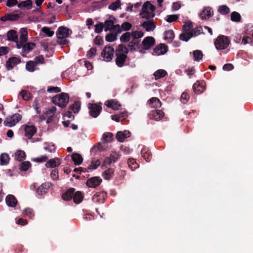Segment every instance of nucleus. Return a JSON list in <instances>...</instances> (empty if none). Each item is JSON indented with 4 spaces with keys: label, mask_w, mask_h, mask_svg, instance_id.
Listing matches in <instances>:
<instances>
[{
    "label": "nucleus",
    "mask_w": 253,
    "mask_h": 253,
    "mask_svg": "<svg viewBox=\"0 0 253 253\" xmlns=\"http://www.w3.org/2000/svg\"><path fill=\"white\" fill-rule=\"evenodd\" d=\"M114 173V169L109 168L103 172L102 176L105 179L110 180L113 178Z\"/></svg>",
    "instance_id": "obj_30"
},
{
    "label": "nucleus",
    "mask_w": 253,
    "mask_h": 253,
    "mask_svg": "<svg viewBox=\"0 0 253 253\" xmlns=\"http://www.w3.org/2000/svg\"><path fill=\"white\" fill-rule=\"evenodd\" d=\"M114 21L112 20H106L104 24L105 27V31L112 30V27H114Z\"/></svg>",
    "instance_id": "obj_43"
},
{
    "label": "nucleus",
    "mask_w": 253,
    "mask_h": 253,
    "mask_svg": "<svg viewBox=\"0 0 253 253\" xmlns=\"http://www.w3.org/2000/svg\"><path fill=\"white\" fill-rule=\"evenodd\" d=\"M7 205L10 207H15L17 204V200L13 195H8L5 198Z\"/></svg>",
    "instance_id": "obj_22"
},
{
    "label": "nucleus",
    "mask_w": 253,
    "mask_h": 253,
    "mask_svg": "<svg viewBox=\"0 0 253 253\" xmlns=\"http://www.w3.org/2000/svg\"><path fill=\"white\" fill-rule=\"evenodd\" d=\"M155 43V39L152 37H147L145 38L142 42V44L144 46L143 48L145 50L150 49Z\"/></svg>",
    "instance_id": "obj_12"
},
{
    "label": "nucleus",
    "mask_w": 253,
    "mask_h": 253,
    "mask_svg": "<svg viewBox=\"0 0 253 253\" xmlns=\"http://www.w3.org/2000/svg\"><path fill=\"white\" fill-rule=\"evenodd\" d=\"M193 37V33L192 32L184 31L182 33L179 35V38L180 40L187 42Z\"/></svg>",
    "instance_id": "obj_28"
},
{
    "label": "nucleus",
    "mask_w": 253,
    "mask_h": 253,
    "mask_svg": "<svg viewBox=\"0 0 253 253\" xmlns=\"http://www.w3.org/2000/svg\"><path fill=\"white\" fill-rule=\"evenodd\" d=\"M75 189L74 188H70L65 193H63L62 198L64 201H70L73 197L75 193Z\"/></svg>",
    "instance_id": "obj_23"
},
{
    "label": "nucleus",
    "mask_w": 253,
    "mask_h": 253,
    "mask_svg": "<svg viewBox=\"0 0 253 253\" xmlns=\"http://www.w3.org/2000/svg\"><path fill=\"white\" fill-rule=\"evenodd\" d=\"M218 11L219 12H220V14L222 15H226L230 12V9L227 6L225 5H222L219 6Z\"/></svg>",
    "instance_id": "obj_41"
},
{
    "label": "nucleus",
    "mask_w": 253,
    "mask_h": 253,
    "mask_svg": "<svg viewBox=\"0 0 253 253\" xmlns=\"http://www.w3.org/2000/svg\"><path fill=\"white\" fill-rule=\"evenodd\" d=\"M43 33L45 34L48 37H51L54 35V31H51L48 27H44L42 29Z\"/></svg>",
    "instance_id": "obj_55"
},
{
    "label": "nucleus",
    "mask_w": 253,
    "mask_h": 253,
    "mask_svg": "<svg viewBox=\"0 0 253 253\" xmlns=\"http://www.w3.org/2000/svg\"><path fill=\"white\" fill-rule=\"evenodd\" d=\"M213 14V11L210 7H206L200 14L202 19H209Z\"/></svg>",
    "instance_id": "obj_20"
},
{
    "label": "nucleus",
    "mask_w": 253,
    "mask_h": 253,
    "mask_svg": "<svg viewBox=\"0 0 253 253\" xmlns=\"http://www.w3.org/2000/svg\"><path fill=\"white\" fill-rule=\"evenodd\" d=\"M167 75V72L163 69H159L154 72L153 75L155 77V80H158L159 79L164 78Z\"/></svg>",
    "instance_id": "obj_33"
},
{
    "label": "nucleus",
    "mask_w": 253,
    "mask_h": 253,
    "mask_svg": "<svg viewBox=\"0 0 253 253\" xmlns=\"http://www.w3.org/2000/svg\"><path fill=\"white\" fill-rule=\"evenodd\" d=\"M50 186V183L48 182H45L42 183L41 185L37 188L36 189V192L37 194L40 195H42L44 194H45L47 192Z\"/></svg>",
    "instance_id": "obj_19"
},
{
    "label": "nucleus",
    "mask_w": 253,
    "mask_h": 253,
    "mask_svg": "<svg viewBox=\"0 0 253 253\" xmlns=\"http://www.w3.org/2000/svg\"><path fill=\"white\" fill-rule=\"evenodd\" d=\"M20 16L18 14L8 13L1 17L0 20L2 22H5L7 21H15L18 20Z\"/></svg>",
    "instance_id": "obj_17"
},
{
    "label": "nucleus",
    "mask_w": 253,
    "mask_h": 253,
    "mask_svg": "<svg viewBox=\"0 0 253 253\" xmlns=\"http://www.w3.org/2000/svg\"><path fill=\"white\" fill-rule=\"evenodd\" d=\"M116 59L115 63L119 67H122L125 65V63L127 58V56L125 55V54H115Z\"/></svg>",
    "instance_id": "obj_15"
},
{
    "label": "nucleus",
    "mask_w": 253,
    "mask_h": 253,
    "mask_svg": "<svg viewBox=\"0 0 253 253\" xmlns=\"http://www.w3.org/2000/svg\"><path fill=\"white\" fill-rule=\"evenodd\" d=\"M193 91L196 94H200L205 90V82L197 81L193 85Z\"/></svg>",
    "instance_id": "obj_11"
},
{
    "label": "nucleus",
    "mask_w": 253,
    "mask_h": 253,
    "mask_svg": "<svg viewBox=\"0 0 253 253\" xmlns=\"http://www.w3.org/2000/svg\"><path fill=\"white\" fill-rule=\"evenodd\" d=\"M127 164L132 170H135L138 167V165L133 159H129L127 161Z\"/></svg>",
    "instance_id": "obj_42"
},
{
    "label": "nucleus",
    "mask_w": 253,
    "mask_h": 253,
    "mask_svg": "<svg viewBox=\"0 0 253 253\" xmlns=\"http://www.w3.org/2000/svg\"><path fill=\"white\" fill-rule=\"evenodd\" d=\"M23 213L26 215L29 216L31 218H33L35 215L34 211L31 208L26 209L23 211Z\"/></svg>",
    "instance_id": "obj_53"
},
{
    "label": "nucleus",
    "mask_w": 253,
    "mask_h": 253,
    "mask_svg": "<svg viewBox=\"0 0 253 253\" xmlns=\"http://www.w3.org/2000/svg\"><path fill=\"white\" fill-rule=\"evenodd\" d=\"M20 36L19 38V41L21 42H23L25 43L28 39V32L27 29L26 28H21L20 29Z\"/></svg>",
    "instance_id": "obj_34"
},
{
    "label": "nucleus",
    "mask_w": 253,
    "mask_h": 253,
    "mask_svg": "<svg viewBox=\"0 0 253 253\" xmlns=\"http://www.w3.org/2000/svg\"><path fill=\"white\" fill-rule=\"evenodd\" d=\"M164 113L162 110L155 109L150 112L148 115L151 119L160 121L164 116Z\"/></svg>",
    "instance_id": "obj_5"
},
{
    "label": "nucleus",
    "mask_w": 253,
    "mask_h": 253,
    "mask_svg": "<svg viewBox=\"0 0 253 253\" xmlns=\"http://www.w3.org/2000/svg\"><path fill=\"white\" fill-rule=\"evenodd\" d=\"M81 108V102L79 101H75L70 106V109L74 113H77L79 112Z\"/></svg>",
    "instance_id": "obj_36"
},
{
    "label": "nucleus",
    "mask_w": 253,
    "mask_h": 253,
    "mask_svg": "<svg viewBox=\"0 0 253 253\" xmlns=\"http://www.w3.org/2000/svg\"><path fill=\"white\" fill-rule=\"evenodd\" d=\"M71 157L72 160L74 162V163L76 166L80 165L83 161V157L80 154L78 153H74L72 155Z\"/></svg>",
    "instance_id": "obj_29"
},
{
    "label": "nucleus",
    "mask_w": 253,
    "mask_h": 253,
    "mask_svg": "<svg viewBox=\"0 0 253 253\" xmlns=\"http://www.w3.org/2000/svg\"><path fill=\"white\" fill-rule=\"evenodd\" d=\"M193 58L194 61H199L201 60L203 56V54L202 51L199 50H196L193 52Z\"/></svg>",
    "instance_id": "obj_37"
},
{
    "label": "nucleus",
    "mask_w": 253,
    "mask_h": 253,
    "mask_svg": "<svg viewBox=\"0 0 253 253\" xmlns=\"http://www.w3.org/2000/svg\"><path fill=\"white\" fill-rule=\"evenodd\" d=\"M141 153L142 157L147 162H149L152 159V155L148 148H143L141 150Z\"/></svg>",
    "instance_id": "obj_26"
},
{
    "label": "nucleus",
    "mask_w": 253,
    "mask_h": 253,
    "mask_svg": "<svg viewBox=\"0 0 253 253\" xmlns=\"http://www.w3.org/2000/svg\"><path fill=\"white\" fill-rule=\"evenodd\" d=\"M104 104L108 108L115 110H119L122 106L121 104L116 99H109L105 101Z\"/></svg>",
    "instance_id": "obj_9"
},
{
    "label": "nucleus",
    "mask_w": 253,
    "mask_h": 253,
    "mask_svg": "<svg viewBox=\"0 0 253 253\" xmlns=\"http://www.w3.org/2000/svg\"><path fill=\"white\" fill-rule=\"evenodd\" d=\"M114 53V48L109 45L106 46L101 52V56L104 60L107 62L111 61Z\"/></svg>",
    "instance_id": "obj_4"
},
{
    "label": "nucleus",
    "mask_w": 253,
    "mask_h": 253,
    "mask_svg": "<svg viewBox=\"0 0 253 253\" xmlns=\"http://www.w3.org/2000/svg\"><path fill=\"white\" fill-rule=\"evenodd\" d=\"M36 65V64L34 61H29L27 62L26 64V70L29 72H34L35 70V67Z\"/></svg>",
    "instance_id": "obj_40"
},
{
    "label": "nucleus",
    "mask_w": 253,
    "mask_h": 253,
    "mask_svg": "<svg viewBox=\"0 0 253 253\" xmlns=\"http://www.w3.org/2000/svg\"><path fill=\"white\" fill-rule=\"evenodd\" d=\"M11 117L14 120H13V125H16V124L19 122L22 119L21 115L18 113L14 114Z\"/></svg>",
    "instance_id": "obj_63"
},
{
    "label": "nucleus",
    "mask_w": 253,
    "mask_h": 253,
    "mask_svg": "<svg viewBox=\"0 0 253 253\" xmlns=\"http://www.w3.org/2000/svg\"><path fill=\"white\" fill-rule=\"evenodd\" d=\"M174 33L172 30L166 31L164 33L165 39L168 41V42H171L174 38Z\"/></svg>",
    "instance_id": "obj_32"
},
{
    "label": "nucleus",
    "mask_w": 253,
    "mask_h": 253,
    "mask_svg": "<svg viewBox=\"0 0 253 253\" xmlns=\"http://www.w3.org/2000/svg\"><path fill=\"white\" fill-rule=\"evenodd\" d=\"M106 149V146L105 143L99 142L97 145L94 146L91 149V153H96L97 152H102L105 150Z\"/></svg>",
    "instance_id": "obj_24"
},
{
    "label": "nucleus",
    "mask_w": 253,
    "mask_h": 253,
    "mask_svg": "<svg viewBox=\"0 0 253 253\" xmlns=\"http://www.w3.org/2000/svg\"><path fill=\"white\" fill-rule=\"evenodd\" d=\"M104 27V23L102 22L99 23L95 25L94 32L96 33H100Z\"/></svg>",
    "instance_id": "obj_56"
},
{
    "label": "nucleus",
    "mask_w": 253,
    "mask_h": 253,
    "mask_svg": "<svg viewBox=\"0 0 253 253\" xmlns=\"http://www.w3.org/2000/svg\"><path fill=\"white\" fill-rule=\"evenodd\" d=\"M121 2L120 0H116L115 2L111 3L108 8L112 10H116L121 6Z\"/></svg>",
    "instance_id": "obj_48"
},
{
    "label": "nucleus",
    "mask_w": 253,
    "mask_h": 253,
    "mask_svg": "<svg viewBox=\"0 0 253 253\" xmlns=\"http://www.w3.org/2000/svg\"><path fill=\"white\" fill-rule=\"evenodd\" d=\"M241 16L240 14L236 12H232L231 14V20L234 22H240L241 21Z\"/></svg>",
    "instance_id": "obj_45"
},
{
    "label": "nucleus",
    "mask_w": 253,
    "mask_h": 253,
    "mask_svg": "<svg viewBox=\"0 0 253 253\" xmlns=\"http://www.w3.org/2000/svg\"><path fill=\"white\" fill-rule=\"evenodd\" d=\"M148 104L151 108H155V109L160 108L162 105L161 101L157 97H152L149 99Z\"/></svg>",
    "instance_id": "obj_21"
},
{
    "label": "nucleus",
    "mask_w": 253,
    "mask_h": 253,
    "mask_svg": "<svg viewBox=\"0 0 253 253\" xmlns=\"http://www.w3.org/2000/svg\"><path fill=\"white\" fill-rule=\"evenodd\" d=\"M84 196L82 193L80 191H77L74 193L73 195V201L76 204H79L81 203L83 200Z\"/></svg>",
    "instance_id": "obj_31"
},
{
    "label": "nucleus",
    "mask_w": 253,
    "mask_h": 253,
    "mask_svg": "<svg viewBox=\"0 0 253 253\" xmlns=\"http://www.w3.org/2000/svg\"><path fill=\"white\" fill-rule=\"evenodd\" d=\"M113 136V134L111 132H105L103 134V138L105 142H108L110 141Z\"/></svg>",
    "instance_id": "obj_64"
},
{
    "label": "nucleus",
    "mask_w": 253,
    "mask_h": 253,
    "mask_svg": "<svg viewBox=\"0 0 253 253\" xmlns=\"http://www.w3.org/2000/svg\"><path fill=\"white\" fill-rule=\"evenodd\" d=\"M131 133L129 131L125 130L124 131H118L116 137L119 142H123L126 138L130 136Z\"/></svg>",
    "instance_id": "obj_16"
},
{
    "label": "nucleus",
    "mask_w": 253,
    "mask_h": 253,
    "mask_svg": "<svg viewBox=\"0 0 253 253\" xmlns=\"http://www.w3.org/2000/svg\"><path fill=\"white\" fill-rule=\"evenodd\" d=\"M141 26L148 32L153 31L156 28L155 23L153 20L144 21L141 24Z\"/></svg>",
    "instance_id": "obj_18"
},
{
    "label": "nucleus",
    "mask_w": 253,
    "mask_h": 253,
    "mask_svg": "<svg viewBox=\"0 0 253 253\" xmlns=\"http://www.w3.org/2000/svg\"><path fill=\"white\" fill-rule=\"evenodd\" d=\"M31 166V164L30 162L25 161L21 164L20 166V169L21 171H25L27 170Z\"/></svg>",
    "instance_id": "obj_49"
},
{
    "label": "nucleus",
    "mask_w": 253,
    "mask_h": 253,
    "mask_svg": "<svg viewBox=\"0 0 253 253\" xmlns=\"http://www.w3.org/2000/svg\"><path fill=\"white\" fill-rule=\"evenodd\" d=\"M230 43V40L227 36L219 35L214 41V45L216 49L223 50L226 49Z\"/></svg>",
    "instance_id": "obj_2"
},
{
    "label": "nucleus",
    "mask_w": 253,
    "mask_h": 253,
    "mask_svg": "<svg viewBox=\"0 0 253 253\" xmlns=\"http://www.w3.org/2000/svg\"><path fill=\"white\" fill-rule=\"evenodd\" d=\"M107 197V193L104 191L96 193L92 197V201L95 203H103Z\"/></svg>",
    "instance_id": "obj_10"
},
{
    "label": "nucleus",
    "mask_w": 253,
    "mask_h": 253,
    "mask_svg": "<svg viewBox=\"0 0 253 253\" xmlns=\"http://www.w3.org/2000/svg\"><path fill=\"white\" fill-rule=\"evenodd\" d=\"M101 105V103H99V104L91 103L88 104L87 106L89 110V113L91 117L96 118L99 115L102 109Z\"/></svg>",
    "instance_id": "obj_3"
},
{
    "label": "nucleus",
    "mask_w": 253,
    "mask_h": 253,
    "mask_svg": "<svg viewBox=\"0 0 253 253\" xmlns=\"http://www.w3.org/2000/svg\"><path fill=\"white\" fill-rule=\"evenodd\" d=\"M96 53V49L95 47L91 48L87 52L86 56L88 58H91L95 55Z\"/></svg>",
    "instance_id": "obj_59"
},
{
    "label": "nucleus",
    "mask_w": 253,
    "mask_h": 253,
    "mask_svg": "<svg viewBox=\"0 0 253 253\" xmlns=\"http://www.w3.org/2000/svg\"><path fill=\"white\" fill-rule=\"evenodd\" d=\"M36 44L33 42H29L27 43H24V45L23 46V50L24 52H29L31 51L34 47H35Z\"/></svg>",
    "instance_id": "obj_46"
},
{
    "label": "nucleus",
    "mask_w": 253,
    "mask_h": 253,
    "mask_svg": "<svg viewBox=\"0 0 253 253\" xmlns=\"http://www.w3.org/2000/svg\"><path fill=\"white\" fill-rule=\"evenodd\" d=\"M13 120H14L11 117L10 118H6L3 122L4 125L8 127H12L15 126V125H13Z\"/></svg>",
    "instance_id": "obj_58"
},
{
    "label": "nucleus",
    "mask_w": 253,
    "mask_h": 253,
    "mask_svg": "<svg viewBox=\"0 0 253 253\" xmlns=\"http://www.w3.org/2000/svg\"><path fill=\"white\" fill-rule=\"evenodd\" d=\"M149 4L150 2L149 1L144 2V3L143 5L141 11L140 13V15H142L143 14H144V12L148 11V10L149 9Z\"/></svg>",
    "instance_id": "obj_60"
},
{
    "label": "nucleus",
    "mask_w": 253,
    "mask_h": 253,
    "mask_svg": "<svg viewBox=\"0 0 253 253\" xmlns=\"http://www.w3.org/2000/svg\"><path fill=\"white\" fill-rule=\"evenodd\" d=\"M20 94L24 100L28 101L31 99V95L30 93L27 91L22 90L21 91Z\"/></svg>",
    "instance_id": "obj_52"
},
{
    "label": "nucleus",
    "mask_w": 253,
    "mask_h": 253,
    "mask_svg": "<svg viewBox=\"0 0 253 253\" xmlns=\"http://www.w3.org/2000/svg\"><path fill=\"white\" fill-rule=\"evenodd\" d=\"M9 160V155L6 153H3L1 154L0 157V161L1 164L2 165H7Z\"/></svg>",
    "instance_id": "obj_39"
},
{
    "label": "nucleus",
    "mask_w": 253,
    "mask_h": 253,
    "mask_svg": "<svg viewBox=\"0 0 253 253\" xmlns=\"http://www.w3.org/2000/svg\"><path fill=\"white\" fill-rule=\"evenodd\" d=\"M7 39L9 41L17 42L18 37L17 32L14 30H10L7 32Z\"/></svg>",
    "instance_id": "obj_27"
},
{
    "label": "nucleus",
    "mask_w": 253,
    "mask_h": 253,
    "mask_svg": "<svg viewBox=\"0 0 253 253\" xmlns=\"http://www.w3.org/2000/svg\"><path fill=\"white\" fill-rule=\"evenodd\" d=\"M25 136L28 138L31 139L37 132V128L34 126L26 125L24 128Z\"/></svg>",
    "instance_id": "obj_13"
},
{
    "label": "nucleus",
    "mask_w": 253,
    "mask_h": 253,
    "mask_svg": "<svg viewBox=\"0 0 253 253\" xmlns=\"http://www.w3.org/2000/svg\"><path fill=\"white\" fill-rule=\"evenodd\" d=\"M70 29L65 27H59L56 32V35L58 39L62 40L65 39L69 36Z\"/></svg>",
    "instance_id": "obj_6"
},
{
    "label": "nucleus",
    "mask_w": 253,
    "mask_h": 253,
    "mask_svg": "<svg viewBox=\"0 0 253 253\" xmlns=\"http://www.w3.org/2000/svg\"><path fill=\"white\" fill-rule=\"evenodd\" d=\"M131 36L134 40L138 39L144 36V33L142 31H134L131 33Z\"/></svg>",
    "instance_id": "obj_54"
},
{
    "label": "nucleus",
    "mask_w": 253,
    "mask_h": 253,
    "mask_svg": "<svg viewBox=\"0 0 253 253\" xmlns=\"http://www.w3.org/2000/svg\"><path fill=\"white\" fill-rule=\"evenodd\" d=\"M193 36H197L201 34H204V33L203 32L202 28L200 27H197L196 28H195L193 31Z\"/></svg>",
    "instance_id": "obj_61"
},
{
    "label": "nucleus",
    "mask_w": 253,
    "mask_h": 253,
    "mask_svg": "<svg viewBox=\"0 0 253 253\" xmlns=\"http://www.w3.org/2000/svg\"><path fill=\"white\" fill-rule=\"evenodd\" d=\"M69 101V95L67 93L62 92L52 98V102L61 107L65 108Z\"/></svg>",
    "instance_id": "obj_1"
},
{
    "label": "nucleus",
    "mask_w": 253,
    "mask_h": 253,
    "mask_svg": "<svg viewBox=\"0 0 253 253\" xmlns=\"http://www.w3.org/2000/svg\"><path fill=\"white\" fill-rule=\"evenodd\" d=\"M10 50V48L7 46H0V56L6 55Z\"/></svg>",
    "instance_id": "obj_62"
},
{
    "label": "nucleus",
    "mask_w": 253,
    "mask_h": 253,
    "mask_svg": "<svg viewBox=\"0 0 253 253\" xmlns=\"http://www.w3.org/2000/svg\"><path fill=\"white\" fill-rule=\"evenodd\" d=\"M21 62L19 58L12 57L9 58L6 62L5 66L7 70H12L15 66Z\"/></svg>",
    "instance_id": "obj_8"
},
{
    "label": "nucleus",
    "mask_w": 253,
    "mask_h": 253,
    "mask_svg": "<svg viewBox=\"0 0 253 253\" xmlns=\"http://www.w3.org/2000/svg\"><path fill=\"white\" fill-rule=\"evenodd\" d=\"M102 182V179L99 176H94L87 180L86 185L91 188H95L99 186Z\"/></svg>",
    "instance_id": "obj_7"
},
{
    "label": "nucleus",
    "mask_w": 253,
    "mask_h": 253,
    "mask_svg": "<svg viewBox=\"0 0 253 253\" xmlns=\"http://www.w3.org/2000/svg\"><path fill=\"white\" fill-rule=\"evenodd\" d=\"M59 160L58 158L50 159L45 164V167L47 168H54L57 166L56 160Z\"/></svg>",
    "instance_id": "obj_50"
},
{
    "label": "nucleus",
    "mask_w": 253,
    "mask_h": 253,
    "mask_svg": "<svg viewBox=\"0 0 253 253\" xmlns=\"http://www.w3.org/2000/svg\"><path fill=\"white\" fill-rule=\"evenodd\" d=\"M131 34L127 32L123 34L120 37V41L123 43L128 42L130 39Z\"/></svg>",
    "instance_id": "obj_44"
},
{
    "label": "nucleus",
    "mask_w": 253,
    "mask_h": 253,
    "mask_svg": "<svg viewBox=\"0 0 253 253\" xmlns=\"http://www.w3.org/2000/svg\"><path fill=\"white\" fill-rule=\"evenodd\" d=\"M140 46V40L138 39L134 40V39H133V40L131 41L128 45V46L130 48V51L131 52L136 51L137 50L136 47L139 48Z\"/></svg>",
    "instance_id": "obj_25"
},
{
    "label": "nucleus",
    "mask_w": 253,
    "mask_h": 253,
    "mask_svg": "<svg viewBox=\"0 0 253 253\" xmlns=\"http://www.w3.org/2000/svg\"><path fill=\"white\" fill-rule=\"evenodd\" d=\"M26 154L22 150H18L15 153V159L19 161H22L25 159Z\"/></svg>",
    "instance_id": "obj_38"
},
{
    "label": "nucleus",
    "mask_w": 253,
    "mask_h": 253,
    "mask_svg": "<svg viewBox=\"0 0 253 253\" xmlns=\"http://www.w3.org/2000/svg\"><path fill=\"white\" fill-rule=\"evenodd\" d=\"M179 16L177 14H171L167 15L166 20L169 23H171L176 21L178 19Z\"/></svg>",
    "instance_id": "obj_51"
},
{
    "label": "nucleus",
    "mask_w": 253,
    "mask_h": 253,
    "mask_svg": "<svg viewBox=\"0 0 253 253\" xmlns=\"http://www.w3.org/2000/svg\"><path fill=\"white\" fill-rule=\"evenodd\" d=\"M168 50V46L166 44L160 43L153 49V52L156 55H160L165 54Z\"/></svg>",
    "instance_id": "obj_14"
},
{
    "label": "nucleus",
    "mask_w": 253,
    "mask_h": 253,
    "mask_svg": "<svg viewBox=\"0 0 253 253\" xmlns=\"http://www.w3.org/2000/svg\"><path fill=\"white\" fill-rule=\"evenodd\" d=\"M117 35L116 33H110L105 37V40L108 42H113L116 40Z\"/></svg>",
    "instance_id": "obj_47"
},
{
    "label": "nucleus",
    "mask_w": 253,
    "mask_h": 253,
    "mask_svg": "<svg viewBox=\"0 0 253 253\" xmlns=\"http://www.w3.org/2000/svg\"><path fill=\"white\" fill-rule=\"evenodd\" d=\"M32 1L31 0H27L20 2L18 4V7L20 8L26 7L27 9H30L32 6Z\"/></svg>",
    "instance_id": "obj_35"
},
{
    "label": "nucleus",
    "mask_w": 253,
    "mask_h": 253,
    "mask_svg": "<svg viewBox=\"0 0 253 253\" xmlns=\"http://www.w3.org/2000/svg\"><path fill=\"white\" fill-rule=\"evenodd\" d=\"M190 96L186 92H184L181 95V101L183 104H186L189 100Z\"/></svg>",
    "instance_id": "obj_57"
}]
</instances>
